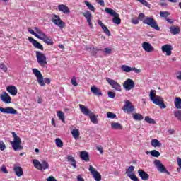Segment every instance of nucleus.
<instances>
[{
	"label": "nucleus",
	"mask_w": 181,
	"mask_h": 181,
	"mask_svg": "<svg viewBox=\"0 0 181 181\" xmlns=\"http://www.w3.org/2000/svg\"><path fill=\"white\" fill-rule=\"evenodd\" d=\"M33 73L35 77H36L38 84L41 87H45V83H46V84H50V83H52V80L50 79V78H43V75L42 74V72L39 71V69L36 68L33 69Z\"/></svg>",
	"instance_id": "f257e3e1"
},
{
	"label": "nucleus",
	"mask_w": 181,
	"mask_h": 181,
	"mask_svg": "<svg viewBox=\"0 0 181 181\" xmlns=\"http://www.w3.org/2000/svg\"><path fill=\"white\" fill-rule=\"evenodd\" d=\"M13 141H10V144L13 149V151H22L23 146H22V140L21 137L18 136V134L15 132L12 133Z\"/></svg>",
	"instance_id": "f03ea898"
},
{
	"label": "nucleus",
	"mask_w": 181,
	"mask_h": 181,
	"mask_svg": "<svg viewBox=\"0 0 181 181\" xmlns=\"http://www.w3.org/2000/svg\"><path fill=\"white\" fill-rule=\"evenodd\" d=\"M105 11L106 13H108V15H110V16H113V23L115 25H121V18H119V14H118V13L110 8H105Z\"/></svg>",
	"instance_id": "7ed1b4c3"
},
{
	"label": "nucleus",
	"mask_w": 181,
	"mask_h": 181,
	"mask_svg": "<svg viewBox=\"0 0 181 181\" xmlns=\"http://www.w3.org/2000/svg\"><path fill=\"white\" fill-rule=\"evenodd\" d=\"M144 25H148V26H151L153 29H155L156 30H160V28L158 25V23L152 16H146L145 19L144 20Z\"/></svg>",
	"instance_id": "20e7f679"
},
{
	"label": "nucleus",
	"mask_w": 181,
	"mask_h": 181,
	"mask_svg": "<svg viewBox=\"0 0 181 181\" xmlns=\"http://www.w3.org/2000/svg\"><path fill=\"white\" fill-rule=\"evenodd\" d=\"M35 54L37 62L40 66H41V67H46V64H47V58H46V55L39 51H36Z\"/></svg>",
	"instance_id": "39448f33"
},
{
	"label": "nucleus",
	"mask_w": 181,
	"mask_h": 181,
	"mask_svg": "<svg viewBox=\"0 0 181 181\" xmlns=\"http://www.w3.org/2000/svg\"><path fill=\"white\" fill-rule=\"evenodd\" d=\"M33 163L34 167L38 170H46V169H49V163L46 160H43L41 163L39 160L34 159L33 160Z\"/></svg>",
	"instance_id": "423d86ee"
},
{
	"label": "nucleus",
	"mask_w": 181,
	"mask_h": 181,
	"mask_svg": "<svg viewBox=\"0 0 181 181\" xmlns=\"http://www.w3.org/2000/svg\"><path fill=\"white\" fill-rule=\"evenodd\" d=\"M51 21H52V23H54V25H56V26H58V28H60V29H63V28L66 26V23L62 21V18H60V16L57 15L52 14L51 16Z\"/></svg>",
	"instance_id": "0eeeda50"
},
{
	"label": "nucleus",
	"mask_w": 181,
	"mask_h": 181,
	"mask_svg": "<svg viewBox=\"0 0 181 181\" xmlns=\"http://www.w3.org/2000/svg\"><path fill=\"white\" fill-rule=\"evenodd\" d=\"M134 169H135L134 166L133 165L129 166L126 170V175L127 177H129V179H131V180L132 181H139V179L138 178V177L135 175V173L134 172Z\"/></svg>",
	"instance_id": "6e6552de"
},
{
	"label": "nucleus",
	"mask_w": 181,
	"mask_h": 181,
	"mask_svg": "<svg viewBox=\"0 0 181 181\" xmlns=\"http://www.w3.org/2000/svg\"><path fill=\"white\" fill-rule=\"evenodd\" d=\"M153 164L155 165L158 172H160V173H167V175H169V171L166 170V168H165V165L162 164V162H160V160H155Z\"/></svg>",
	"instance_id": "1a4fd4ad"
},
{
	"label": "nucleus",
	"mask_w": 181,
	"mask_h": 181,
	"mask_svg": "<svg viewBox=\"0 0 181 181\" xmlns=\"http://www.w3.org/2000/svg\"><path fill=\"white\" fill-rule=\"evenodd\" d=\"M123 88L126 91H129L135 88V82H134V80L128 78L124 82Z\"/></svg>",
	"instance_id": "9d476101"
},
{
	"label": "nucleus",
	"mask_w": 181,
	"mask_h": 181,
	"mask_svg": "<svg viewBox=\"0 0 181 181\" xmlns=\"http://www.w3.org/2000/svg\"><path fill=\"white\" fill-rule=\"evenodd\" d=\"M122 110L123 111L127 112V114H131V112H135V107L132 105V103H131L129 100H125Z\"/></svg>",
	"instance_id": "9b49d317"
},
{
	"label": "nucleus",
	"mask_w": 181,
	"mask_h": 181,
	"mask_svg": "<svg viewBox=\"0 0 181 181\" xmlns=\"http://www.w3.org/2000/svg\"><path fill=\"white\" fill-rule=\"evenodd\" d=\"M0 112L3 114H11L13 115H18V111L12 107H2L0 106Z\"/></svg>",
	"instance_id": "f8f14e48"
},
{
	"label": "nucleus",
	"mask_w": 181,
	"mask_h": 181,
	"mask_svg": "<svg viewBox=\"0 0 181 181\" xmlns=\"http://www.w3.org/2000/svg\"><path fill=\"white\" fill-rule=\"evenodd\" d=\"M106 81L108 83V84H110V86H111L112 88H114V90H116V91H121V85L118 83V82L110 78H107Z\"/></svg>",
	"instance_id": "ddd939ff"
},
{
	"label": "nucleus",
	"mask_w": 181,
	"mask_h": 181,
	"mask_svg": "<svg viewBox=\"0 0 181 181\" xmlns=\"http://www.w3.org/2000/svg\"><path fill=\"white\" fill-rule=\"evenodd\" d=\"M153 104H155L156 105H158V107H160V108L162 109H165L166 108V105H165V103H163V98H162V97L158 95L156 96L153 100H151Z\"/></svg>",
	"instance_id": "4468645a"
},
{
	"label": "nucleus",
	"mask_w": 181,
	"mask_h": 181,
	"mask_svg": "<svg viewBox=\"0 0 181 181\" xmlns=\"http://www.w3.org/2000/svg\"><path fill=\"white\" fill-rule=\"evenodd\" d=\"M141 47L144 50V52H146L147 53H152V52H155V48L152 45L148 42H144L141 44Z\"/></svg>",
	"instance_id": "2eb2a0df"
},
{
	"label": "nucleus",
	"mask_w": 181,
	"mask_h": 181,
	"mask_svg": "<svg viewBox=\"0 0 181 181\" xmlns=\"http://www.w3.org/2000/svg\"><path fill=\"white\" fill-rule=\"evenodd\" d=\"M89 171L91 175H93V178L95 181H101V175H100V173H98V171L94 169V167H93V165L89 166Z\"/></svg>",
	"instance_id": "dca6fc26"
},
{
	"label": "nucleus",
	"mask_w": 181,
	"mask_h": 181,
	"mask_svg": "<svg viewBox=\"0 0 181 181\" xmlns=\"http://www.w3.org/2000/svg\"><path fill=\"white\" fill-rule=\"evenodd\" d=\"M40 33V36L38 39H40V40H43L44 43H46L47 45H48V46H52L53 45V41L52 40V39L49 38V37H47V35H46V34L45 33Z\"/></svg>",
	"instance_id": "f3484780"
},
{
	"label": "nucleus",
	"mask_w": 181,
	"mask_h": 181,
	"mask_svg": "<svg viewBox=\"0 0 181 181\" xmlns=\"http://www.w3.org/2000/svg\"><path fill=\"white\" fill-rule=\"evenodd\" d=\"M83 16L84 18H86L88 24L89 25V28L90 29H93L94 28V25H93V23H91V19H93V15L89 11H86V12L83 13Z\"/></svg>",
	"instance_id": "a211bd4d"
},
{
	"label": "nucleus",
	"mask_w": 181,
	"mask_h": 181,
	"mask_svg": "<svg viewBox=\"0 0 181 181\" xmlns=\"http://www.w3.org/2000/svg\"><path fill=\"white\" fill-rule=\"evenodd\" d=\"M0 100H1V101L4 103V104H11L12 101V98L9 96V94H8V93L4 92L0 95Z\"/></svg>",
	"instance_id": "6ab92c4d"
},
{
	"label": "nucleus",
	"mask_w": 181,
	"mask_h": 181,
	"mask_svg": "<svg viewBox=\"0 0 181 181\" xmlns=\"http://www.w3.org/2000/svg\"><path fill=\"white\" fill-rule=\"evenodd\" d=\"M28 41L30 43H32L33 46L35 47V49H39L40 50H43V45L42 44L39 43L36 40L29 37Z\"/></svg>",
	"instance_id": "aec40b11"
},
{
	"label": "nucleus",
	"mask_w": 181,
	"mask_h": 181,
	"mask_svg": "<svg viewBox=\"0 0 181 181\" xmlns=\"http://www.w3.org/2000/svg\"><path fill=\"white\" fill-rule=\"evenodd\" d=\"M28 31L29 32V33H30L31 35H33V36H35V37H37V39H39V37H40V33H42V30H40V28H34V30H32L31 28H28ZM35 31L37 33H35Z\"/></svg>",
	"instance_id": "412c9836"
},
{
	"label": "nucleus",
	"mask_w": 181,
	"mask_h": 181,
	"mask_svg": "<svg viewBox=\"0 0 181 181\" xmlns=\"http://www.w3.org/2000/svg\"><path fill=\"white\" fill-rule=\"evenodd\" d=\"M173 49V48L172 47V46L168 44L161 47V50L163 53H166V56H170L172 54Z\"/></svg>",
	"instance_id": "4be33fe9"
},
{
	"label": "nucleus",
	"mask_w": 181,
	"mask_h": 181,
	"mask_svg": "<svg viewBox=\"0 0 181 181\" xmlns=\"http://www.w3.org/2000/svg\"><path fill=\"white\" fill-rule=\"evenodd\" d=\"M139 176L141 177V180L147 181L149 180V175L142 170H138Z\"/></svg>",
	"instance_id": "5701e85b"
},
{
	"label": "nucleus",
	"mask_w": 181,
	"mask_h": 181,
	"mask_svg": "<svg viewBox=\"0 0 181 181\" xmlns=\"http://www.w3.org/2000/svg\"><path fill=\"white\" fill-rule=\"evenodd\" d=\"M13 170L16 175L18 176V177H21V176L23 175V170L22 169V167L14 165Z\"/></svg>",
	"instance_id": "b1692460"
},
{
	"label": "nucleus",
	"mask_w": 181,
	"mask_h": 181,
	"mask_svg": "<svg viewBox=\"0 0 181 181\" xmlns=\"http://www.w3.org/2000/svg\"><path fill=\"white\" fill-rule=\"evenodd\" d=\"M79 108L82 112V114L85 115L86 117H88L93 112L91 110H89L87 107L79 104Z\"/></svg>",
	"instance_id": "393cba45"
},
{
	"label": "nucleus",
	"mask_w": 181,
	"mask_h": 181,
	"mask_svg": "<svg viewBox=\"0 0 181 181\" xmlns=\"http://www.w3.org/2000/svg\"><path fill=\"white\" fill-rule=\"evenodd\" d=\"M90 91L93 93V94H94V95H96L97 97H101V95H103L101 90H100V88L95 86H91Z\"/></svg>",
	"instance_id": "a878e982"
},
{
	"label": "nucleus",
	"mask_w": 181,
	"mask_h": 181,
	"mask_svg": "<svg viewBox=\"0 0 181 181\" xmlns=\"http://www.w3.org/2000/svg\"><path fill=\"white\" fill-rule=\"evenodd\" d=\"M6 91H8L11 95H16V94H18V88L13 86H7Z\"/></svg>",
	"instance_id": "bb28decb"
},
{
	"label": "nucleus",
	"mask_w": 181,
	"mask_h": 181,
	"mask_svg": "<svg viewBox=\"0 0 181 181\" xmlns=\"http://www.w3.org/2000/svg\"><path fill=\"white\" fill-rule=\"evenodd\" d=\"M98 23L102 28L105 35H107V36H111V33L110 32V30H108V28H107V26H105V25L103 23V21H101L100 20H98Z\"/></svg>",
	"instance_id": "cd10ccee"
},
{
	"label": "nucleus",
	"mask_w": 181,
	"mask_h": 181,
	"mask_svg": "<svg viewBox=\"0 0 181 181\" xmlns=\"http://www.w3.org/2000/svg\"><path fill=\"white\" fill-rule=\"evenodd\" d=\"M111 128H112V129H116L117 131H122V129H124L122 125H121V124H119L118 122L111 123Z\"/></svg>",
	"instance_id": "c85d7f7f"
},
{
	"label": "nucleus",
	"mask_w": 181,
	"mask_h": 181,
	"mask_svg": "<svg viewBox=\"0 0 181 181\" xmlns=\"http://www.w3.org/2000/svg\"><path fill=\"white\" fill-rule=\"evenodd\" d=\"M58 9L63 12V13H70V10H69V7H67L66 5L60 4L58 6Z\"/></svg>",
	"instance_id": "c756f323"
},
{
	"label": "nucleus",
	"mask_w": 181,
	"mask_h": 181,
	"mask_svg": "<svg viewBox=\"0 0 181 181\" xmlns=\"http://www.w3.org/2000/svg\"><path fill=\"white\" fill-rule=\"evenodd\" d=\"M151 146H153V148H160L162 146V144L160 143V141H159V140L156 139H153L151 140Z\"/></svg>",
	"instance_id": "7c9ffc66"
},
{
	"label": "nucleus",
	"mask_w": 181,
	"mask_h": 181,
	"mask_svg": "<svg viewBox=\"0 0 181 181\" xmlns=\"http://www.w3.org/2000/svg\"><path fill=\"white\" fill-rule=\"evenodd\" d=\"M80 156L82 160H85L86 162H88V160H90L88 153H87L86 151H81L80 153Z\"/></svg>",
	"instance_id": "2f4dec72"
},
{
	"label": "nucleus",
	"mask_w": 181,
	"mask_h": 181,
	"mask_svg": "<svg viewBox=\"0 0 181 181\" xmlns=\"http://www.w3.org/2000/svg\"><path fill=\"white\" fill-rule=\"evenodd\" d=\"M170 30L172 35H179L180 33V27H170Z\"/></svg>",
	"instance_id": "473e14b6"
},
{
	"label": "nucleus",
	"mask_w": 181,
	"mask_h": 181,
	"mask_svg": "<svg viewBox=\"0 0 181 181\" xmlns=\"http://www.w3.org/2000/svg\"><path fill=\"white\" fill-rule=\"evenodd\" d=\"M146 155H148V153H150L153 158H159L160 156V153H159V151L156 150H152L150 152L146 151Z\"/></svg>",
	"instance_id": "72a5a7b5"
},
{
	"label": "nucleus",
	"mask_w": 181,
	"mask_h": 181,
	"mask_svg": "<svg viewBox=\"0 0 181 181\" xmlns=\"http://www.w3.org/2000/svg\"><path fill=\"white\" fill-rule=\"evenodd\" d=\"M174 105L177 110H181V98L177 97L174 100Z\"/></svg>",
	"instance_id": "f704fd0d"
},
{
	"label": "nucleus",
	"mask_w": 181,
	"mask_h": 181,
	"mask_svg": "<svg viewBox=\"0 0 181 181\" xmlns=\"http://www.w3.org/2000/svg\"><path fill=\"white\" fill-rule=\"evenodd\" d=\"M71 134L74 139H77L80 136V130H78V129H74L71 131Z\"/></svg>",
	"instance_id": "c9c22d12"
},
{
	"label": "nucleus",
	"mask_w": 181,
	"mask_h": 181,
	"mask_svg": "<svg viewBox=\"0 0 181 181\" xmlns=\"http://www.w3.org/2000/svg\"><path fill=\"white\" fill-rule=\"evenodd\" d=\"M88 117L93 124H98V119H97V116H95V115H94L93 112L90 114Z\"/></svg>",
	"instance_id": "e433bc0d"
},
{
	"label": "nucleus",
	"mask_w": 181,
	"mask_h": 181,
	"mask_svg": "<svg viewBox=\"0 0 181 181\" xmlns=\"http://www.w3.org/2000/svg\"><path fill=\"white\" fill-rule=\"evenodd\" d=\"M68 162H71V165L74 168H77V164L76 163V160L73 158V156H69L66 158Z\"/></svg>",
	"instance_id": "4c0bfd02"
},
{
	"label": "nucleus",
	"mask_w": 181,
	"mask_h": 181,
	"mask_svg": "<svg viewBox=\"0 0 181 181\" xmlns=\"http://www.w3.org/2000/svg\"><path fill=\"white\" fill-rule=\"evenodd\" d=\"M85 5L87 6V8L89 9V11H91L92 12H95V8L93 4H91L88 1H84Z\"/></svg>",
	"instance_id": "58836bf2"
},
{
	"label": "nucleus",
	"mask_w": 181,
	"mask_h": 181,
	"mask_svg": "<svg viewBox=\"0 0 181 181\" xmlns=\"http://www.w3.org/2000/svg\"><path fill=\"white\" fill-rule=\"evenodd\" d=\"M121 70H122V71H124L125 73H131V71H132V68L127 65H122Z\"/></svg>",
	"instance_id": "ea45409f"
},
{
	"label": "nucleus",
	"mask_w": 181,
	"mask_h": 181,
	"mask_svg": "<svg viewBox=\"0 0 181 181\" xmlns=\"http://www.w3.org/2000/svg\"><path fill=\"white\" fill-rule=\"evenodd\" d=\"M57 117L58 118L63 122H66L65 121V116H64V112L62 111H58L57 112Z\"/></svg>",
	"instance_id": "a19ab883"
},
{
	"label": "nucleus",
	"mask_w": 181,
	"mask_h": 181,
	"mask_svg": "<svg viewBox=\"0 0 181 181\" xmlns=\"http://www.w3.org/2000/svg\"><path fill=\"white\" fill-rule=\"evenodd\" d=\"M133 118L135 121H142V119H144V116L139 113H136L133 115Z\"/></svg>",
	"instance_id": "79ce46f5"
},
{
	"label": "nucleus",
	"mask_w": 181,
	"mask_h": 181,
	"mask_svg": "<svg viewBox=\"0 0 181 181\" xmlns=\"http://www.w3.org/2000/svg\"><path fill=\"white\" fill-rule=\"evenodd\" d=\"M156 97H158V95H156V90H151L149 94L150 100L152 101L154 98H156Z\"/></svg>",
	"instance_id": "37998d69"
},
{
	"label": "nucleus",
	"mask_w": 181,
	"mask_h": 181,
	"mask_svg": "<svg viewBox=\"0 0 181 181\" xmlns=\"http://www.w3.org/2000/svg\"><path fill=\"white\" fill-rule=\"evenodd\" d=\"M174 117H175L178 121L181 122V110L174 111Z\"/></svg>",
	"instance_id": "c03bdc74"
},
{
	"label": "nucleus",
	"mask_w": 181,
	"mask_h": 181,
	"mask_svg": "<svg viewBox=\"0 0 181 181\" xmlns=\"http://www.w3.org/2000/svg\"><path fill=\"white\" fill-rule=\"evenodd\" d=\"M144 121H146V122H148V124H156L155 119L149 117L148 116L144 118Z\"/></svg>",
	"instance_id": "a18cd8bd"
},
{
	"label": "nucleus",
	"mask_w": 181,
	"mask_h": 181,
	"mask_svg": "<svg viewBox=\"0 0 181 181\" xmlns=\"http://www.w3.org/2000/svg\"><path fill=\"white\" fill-rule=\"evenodd\" d=\"M138 2H140L141 5H144V6H146L147 8H151V4L146 0H136Z\"/></svg>",
	"instance_id": "49530a36"
},
{
	"label": "nucleus",
	"mask_w": 181,
	"mask_h": 181,
	"mask_svg": "<svg viewBox=\"0 0 181 181\" xmlns=\"http://www.w3.org/2000/svg\"><path fill=\"white\" fill-rule=\"evenodd\" d=\"M55 144L58 148H62L63 146V141L60 139H55Z\"/></svg>",
	"instance_id": "de8ad7c7"
},
{
	"label": "nucleus",
	"mask_w": 181,
	"mask_h": 181,
	"mask_svg": "<svg viewBox=\"0 0 181 181\" xmlns=\"http://www.w3.org/2000/svg\"><path fill=\"white\" fill-rule=\"evenodd\" d=\"M0 69L4 71V73H8V67L4 63H0Z\"/></svg>",
	"instance_id": "09e8293b"
},
{
	"label": "nucleus",
	"mask_w": 181,
	"mask_h": 181,
	"mask_svg": "<svg viewBox=\"0 0 181 181\" xmlns=\"http://www.w3.org/2000/svg\"><path fill=\"white\" fill-rule=\"evenodd\" d=\"M169 15H170V13L168 11H161V12H160V16L161 18H168V16H169Z\"/></svg>",
	"instance_id": "8fccbe9b"
},
{
	"label": "nucleus",
	"mask_w": 181,
	"mask_h": 181,
	"mask_svg": "<svg viewBox=\"0 0 181 181\" xmlns=\"http://www.w3.org/2000/svg\"><path fill=\"white\" fill-rule=\"evenodd\" d=\"M107 118H110L111 119H114V118H117V115L111 112H108L107 113Z\"/></svg>",
	"instance_id": "3c124183"
},
{
	"label": "nucleus",
	"mask_w": 181,
	"mask_h": 181,
	"mask_svg": "<svg viewBox=\"0 0 181 181\" xmlns=\"http://www.w3.org/2000/svg\"><path fill=\"white\" fill-rule=\"evenodd\" d=\"M71 83L72 85H74V87H77L78 86V83H77V79H76V76H73Z\"/></svg>",
	"instance_id": "603ef678"
},
{
	"label": "nucleus",
	"mask_w": 181,
	"mask_h": 181,
	"mask_svg": "<svg viewBox=\"0 0 181 181\" xmlns=\"http://www.w3.org/2000/svg\"><path fill=\"white\" fill-rule=\"evenodd\" d=\"M103 53H105V54H111L112 53V49L111 48H105L102 50Z\"/></svg>",
	"instance_id": "864d4df0"
},
{
	"label": "nucleus",
	"mask_w": 181,
	"mask_h": 181,
	"mask_svg": "<svg viewBox=\"0 0 181 181\" xmlns=\"http://www.w3.org/2000/svg\"><path fill=\"white\" fill-rule=\"evenodd\" d=\"M145 18L146 17L145 16V14L144 13H141L139 14L138 19L139 21H142L143 23L144 21H145Z\"/></svg>",
	"instance_id": "5fc2aeb1"
},
{
	"label": "nucleus",
	"mask_w": 181,
	"mask_h": 181,
	"mask_svg": "<svg viewBox=\"0 0 181 181\" xmlns=\"http://www.w3.org/2000/svg\"><path fill=\"white\" fill-rule=\"evenodd\" d=\"M6 149V146L5 145V143H4V141H0V151H5Z\"/></svg>",
	"instance_id": "6e6d98bb"
},
{
	"label": "nucleus",
	"mask_w": 181,
	"mask_h": 181,
	"mask_svg": "<svg viewBox=\"0 0 181 181\" xmlns=\"http://www.w3.org/2000/svg\"><path fill=\"white\" fill-rule=\"evenodd\" d=\"M160 6H163V8H165L168 6V2L166 1V0H161L160 2Z\"/></svg>",
	"instance_id": "4d7b16f0"
},
{
	"label": "nucleus",
	"mask_w": 181,
	"mask_h": 181,
	"mask_svg": "<svg viewBox=\"0 0 181 181\" xmlns=\"http://www.w3.org/2000/svg\"><path fill=\"white\" fill-rule=\"evenodd\" d=\"M132 23H133V25H138V23H139V18H132L131 20Z\"/></svg>",
	"instance_id": "13d9d810"
},
{
	"label": "nucleus",
	"mask_w": 181,
	"mask_h": 181,
	"mask_svg": "<svg viewBox=\"0 0 181 181\" xmlns=\"http://www.w3.org/2000/svg\"><path fill=\"white\" fill-rule=\"evenodd\" d=\"M132 71H134V73H141L142 71L141 69H136L135 67L132 68Z\"/></svg>",
	"instance_id": "bf43d9fd"
},
{
	"label": "nucleus",
	"mask_w": 181,
	"mask_h": 181,
	"mask_svg": "<svg viewBox=\"0 0 181 181\" xmlns=\"http://www.w3.org/2000/svg\"><path fill=\"white\" fill-rule=\"evenodd\" d=\"M95 1L97 2V4H99L100 6H104L105 5L104 0H95Z\"/></svg>",
	"instance_id": "052dcab7"
},
{
	"label": "nucleus",
	"mask_w": 181,
	"mask_h": 181,
	"mask_svg": "<svg viewBox=\"0 0 181 181\" xmlns=\"http://www.w3.org/2000/svg\"><path fill=\"white\" fill-rule=\"evenodd\" d=\"M108 97H110V98H115V93L113 92H109Z\"/></svg>",
	"instance_id": "680f3d73"
},
{
	"label": "nucleus",
	"mask_w": 181,
	"mask_h": 181,
	"mask_svg": "<svg viewBox=\"0 0 181 181\" xmlns=\"http://www.w3.org/2000/svg\"><path fill=\"white\" fill-rule=\"evenodd\" d=\"M47 181H57V180H56V178H54V177H53V176H49L47 179Z\"/></svg>",
	"instance_id": "e2e57ef3"
},
{
	"label": "nucleus",
	"mask_w": 181,
	"mask_h": 181,
	"mask_svg": "<svg viewBox=\"0 0 181 181\" xmlns=\"http://www.w3.org/2000/svg\"><path fill=\"white\" fill-rule=\"evenodd\" d=\"M96 149H97V151H98L100 152V153H101V154L104 153V151L103 150V148L101 147L97 146Z\"/></svg>",
	"instance_id": "0e129e2a"
},
{
	"label": "nucleus",
	"mask_w": 181,
	"mask_h": 181,
	"mask_svg": "<svg viewBox=\"0 0 181 181\" xmlns=\"http://www.w3.org/2000/svg\"><path fill=\"white\" fill-rule=\"evenodd\" d=\"M1 170L4 173H8V170L6 169V167H5V165H3L1 167Z\"/></svg>",
	"instance_id": "69168bd1"
},
{
	"label": "nucleus",
	"mask_w": 181,
	"mask_h": 181,
	"mask_svg": "<svg viewBox=\"0 0 181 181\" xmlns=\"http://www.w3.org/2000/svg\"><path fill=\"white\" fill-rule=\"evenodd\" d=\"M77 181H85V180H84V178H83V177L79 175L77 176Z\"/></svg>",
	"instance_id": "338daca9"
},
{
	"label": "nucleus",
	"mask_w": 181,
	"mask_h": 181,
	"mask_svg": "<svg viewBox=\"0 0 181 181\" xmlns=\"http://www.w3.org/2000/svg\"><path fill=\"white\" fill-rule=\"evenodd\" d=\"M177 165L178 166L181 167V158L177 157Z\"/></svg>",
	"instance_id": "774afa93"
}]
</instances>
